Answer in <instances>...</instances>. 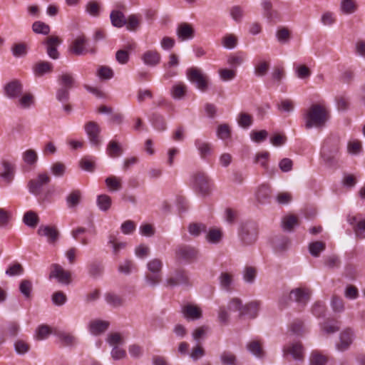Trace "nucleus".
Instances as JSON below:
<instances>
[{"mask_svg": "<svg viewBox=\"0 0 365 365\" xmlns=\"http://www.w3.org/2000/svg\"><path fill=\"white\" fill-rule=\"evenodd\" d=\"M304 118L306 128H322L329 119V112L322 104H313L304 113Z\"/></svg>", "mask_w": 365, "mask_h": 365, "instance_id": "nucleus-1", "label": "nucleus"}, {"mask_svg": "<svg viewBox=\"0 0 365 365\" xmlns=\"http://www.w3.org/2000/svg\"><path fill=\"white\" fill-rule=\"evenodd\" d=\"M340 140L338 136L331 135L327 138L321 148L320 155L328 167L336 165L339 155Z\"/></svg>", "mask_w": 365, "mask_h": 365, "instance_id": "nucleus-2", "label": "nucleus"}, {"mask_svg": "<svg viewBox=\"0 0 365 365\" xmlns=\"http://www.w3.org/2000/svg\"><path fill=\"white\" fill-rule=\"evenodd\" d=\"M163 262L154 258L147 263L148 272L145 276L147 284L150 287L157 286L162 279Z\"/></svg>", "mask_w": 365, "mask_h": 365, "instance_id": "nucleus-3", "label": "nucleus"}, {"mask_svg": "<svg viewBox=\"0 0 365 365\" xmlns=\"http://www.w3.org/2000/svg\"><path fill=\"white\" fill-rule=\"evenodd\" d=\"M258 229L255 222L242 223L239 231V236L244 245L253 244L257 239Z\"/></svg>", "mask_w": 365, "mask_h": 365, "instance_id": "nucleus-4", "label": "nucleus"}, {"mask_svg": "<svg viewBox=\"0 0 365 365\" xmlns=\"http://www.w3.org/2000/svg\"><path fill=\"white\" fill-rule=\"evenodd\" d=\"M69 51L76 56H83L87 53H95V47L91 46L85 36H77L71 43Z\"/></svg>", "mask_w": 365, "mask_h": 365, "instance_id": "nucleus-5", "label": "nucleus"}, {"mask_svg": "<svg viewBox=\"0 0 365 365\" xmlns=\"http://www.w3.org/2000/svg\"><path fill=\"white\" fill-rule=\"evenodd\" d=\"M187 77L190 82L201 92L205 93L208 91L209 78L202 73L201 70H188Z\"/></svg>", "mask_w": 365, "mask_h": 365, "instance_id": "nucleus-6", "label": "nucleus"}, {"mask_svg": "<svg viewBox=\"0 0 365 365\" xmlns=\"http://www.w3.org/2000/svg\"><path fill=\"white\" fill-rule=\"evenodd\" d=\"M15 160L10 158H3L1 161L0 179L6 185L11 184L15 177Z\"/></svg>", "mask_w": 365, "mask_h": 365, "instance_id": "nucleus-7", "label": "nucleus"}, {"mask_svg": "<svg viewBox=\"0 0 365 365\" xmlns=\"http://www.w3.org/2000/svg\"><path fill=\"white\" fill-rule=\"evenodd\" d=\"M51 181L50 176L46 173H39L36 178L31 179L28 182V188L30 193L39 197L43 190V187Z\"/></svg>", "mask_w": 365, "mask_h": 365, "instance_id": "nucleus-8", "label": "nucleus"}, {"mask_svg": "<svg viewBox=\"0 0 365 365\" xmlns=\"http://www.w3.org/2000/svg\"><path fill=\"white\" fill-rule=\"evenodd\" d=\"M193 189L202 195H207L210 190V180L205 173L198 172L192 177Z\"/></svg>", "mask_w": 365, "mask_h": 365, "instance_id": "nucleus-9", "label": "nucleus"}, {"mask_svg": "<svg viewBox=\"0 0 365 365\" xmlns=\"http://www.w3.org/2000/svg\"><path fill=\"white\" fill-rule=\"evenodd\" d=\"M84 130L92 146L98 147L101 144V128L96 122H87L84 125Z\"/></svg>", "mask_w": 365, "mask_h": 365, "instance_id": "nucleus-10", "label": "nucleus"}, {"mask_svg": "<svg viewBox=\"0 0 365 365\" xmlns=\"http://www.w3.org/2000/svg\"><path fill=\"white\" fill-rule=\"evenodd\" d=\"M355 336V332L351 328L348 327L342 330L339 336V341L335 344L336 350L341 352L349 350Z\"/></svg>", "mask_w": 365, "mask_h": 365, "instance_id": "nucleus-11", "label": "nucleus"}, {"mask_svg": "<svg viewBox=\"0 0 365 365\" xmlns=\"http://www.w3.org/2000/svg\"><path fill=\"white\" fill-rule=\"evenodd\" d=\"M311 290L309 288L299 287L291 290L289 299L299 306H305L310 299Z\"/></svg>", "mask_w": 365, "mask_h": 365, "instance_id": "nucleus-12", "label": "nucleus"}, {"mask_svg": "<svg viewBox=\"0 0 365 365\" xmlns=\"http://www.w3.org/2000/svg\"><path fill=\"white\" fill-rule=\"evenodd\" d=\"M348 223L352 227L356 237L359 239L365 238V218L361 215H348Z\"/></svg>", "mask_w": 365, "mask_h": 365, "instance_id": "nucleus-13", "label": "nucleus"}, {"mask_svg": "<svg viewBox=\"0 0 365 365\" xmlns=\"http://www.w3.org/2000/svg\"><path fill=\"white\" fill-rule=\"evenodd\" d=\"M284 354H290L296 361L304 360V347L300 341L289 343L283 346Z\"/></svg>", "mask_w": 365, "mask_h": 365, "instance_id": "nucleus-14", "label": "nucleus"}, {"mask_svg": "<svg viewBox=\"0 0 365 365\" xmlns=\"http://www.w3.org/2000/svg\"><path fill=\"white\" fill-rule=\"evenodd\" d=\"M61 43L62 39L56 36H50L46 38L43 43L45 45L46 53L50 58L53 59L58 58L59 52L57 48Z\"/></svg>", "mask_w": 365, "mask_h": 365, "instance_id": "nucleus-15", "label": "nucleus"}, {"mask_svg": "<svg viewBox=\"0 0 365 365\" xmlns=\"http://www.w3.org/2000/svg\"><path fill=\"white\" fill-rule=\"evenodd\" d=\"M50 278H56L62 284H69L71 282V273L65 270L58 264H52L51 266Z\"/></svg>", "mask_w": 365, "mask_h": 365, "instance_id": "nucleus-16", "label": "nucleus"}, {"mask_svg": "<svg viewBox=\"0 0 365 365\" xmlns=\"http://www.w3.org/2000/svg\"><path fill=\"white\" fill-rule=\"evenodd\" d=\"M180 284H189L188 275L183 269L175 270L166 280V285L169 287H175Z\"/></svg>", "mask_w": 365, "mask_h": 365, "instance_id": "nucleus-17", "label": "nucleus"}, {"mask_svg": "<svg viewBox=\"0 0 365 365\" xmlns=\"http://www.w3.org/2000/svg\"><path fill=\"white\" fill-rule=\"evenodd\" d=\"M218 280L221 289L227 292H231L235 289V279L233 272H222L218 277Z\"/></svg>", "mask_w": 365, "mask_h": 365, "instance_id": "nucleus-18", "label": "nucleus"}, {"mask_svg": "<svg viewBox=\"0 0 365 365\" xmlns=\"http://www.w3.org/2000/svg\"><path fill=\"white\" fill-rule=\"evenodd\" d=\"M4 93L10 99H16L23 93V86L18 80H13L4 86Z\"/></svg>", "mask_w": 365, "mask_h": 365, "instance_id": "nucleus-19", "label": "nucleus"}, {"mask_svg": "<svg viewBox=\"0 0 365 365\" xmlns=\"http://www.w3.org/2000/svg\"><path fill=\"white\" fill-rule=\"evenodd\" d=\"M187 89L188 88L185 83L177 81L171 86L170 95L175 101H182L186 97Z\"/></svg>", "mask_w": 365, "mask_h": 365, "instance_id": "nucleus-20", "label": "nucleus"}, {"mask_svg": "<svg viewBox=\"0 0 365 365\" xmlns=\"http://www.w3.org/2000/svg\"><path fill=\"white\" fill-rule=\"evenodd\" d=\"M194 145L202 159L205 160L212 154V145L205 139L196 138Z\"/></svg>", "mask_w": 365, "mask_h": 365, "instance_id": "nucleus-21", "label": "nucleus"}, {"mask_svg": "<svg viewBox=\"0 0 365 365\" xmlns=\"http://www.w3.org/2000/svg\"><path fill=\"white\" fill-rule=\"evenodd\" d=\"M176 255L178 259L191 262L197 257V251L195 248L190 246H181L176 250Z\"/></svg>", "mask_w": 365, "mask_h": 365, "instance_id": "nucleus-22", "label": "nucleus"}, {"mask_svg": "<svg viewBox=\"0 0 365 365\" xmlns=\"http://www.w3.org/2000/svg\"><path fill=\"white\" fill-rule=\"evenodd\" d=\"M109 324L107 321L94 319L89 322L88 330L92 335L98 336L108 329Z\"/></svg>", "mask_w": 365, "mask_h": 365, "instance_id": "nucleus-23", "label": "nucleus"}, {"mask_svg": "<svg viewBox=\"0 0 365 365\" xmlns=\"http://www.w3.org/2000/svg\"><path fill=\"white\" fill-rule=\"evenodd\" d=\"M184 317L188 320H197L201 318L202 311L195 305L186 304L182 307Z\"/></svg>", "mask_w": 365, "mask_h": 365, "instance_id": "nucleus-24", "label": "nucleus"}, {"mask_svg": "<svg viewBox=\"0 0 365 365\" xmlns=\"http://www.w3.org/2000/svg\"><path fill=\"white\" fill-rule=\"evenodd\" d=\"M141 58L145 65L156 66L160 62L161 56L156 50H148L143 54Z\"/></svg>", "mask_w": 365, "mask_h": 365, "instance_id": "nucleus-25", "label": "nucleus"}, {"mask_svg": "<svg viewBox=\"0 0 365 365\" xmlns=\"http://www.w3.org/2000/svg\"><path fill=\"white\" fill-rule=\"evenodd\" d=\"M177 35L181 41L189 40L194 37L195 31L190 24L182 23L177 29Z\"/></svg>", "mask_w": 365, "mask_h": 365, "instance_id": "nucleus-26", "label": "nucleus"}, {"mask_svg": "<svg viewBox=\"0 0 365 365\" xmlns=\"http://www.w3.org/2000/svg\"><path fill=\"white\" fill-rule=\"evenodd\" d=\"M38 234L41 236L46 237L49 243L55 242L58 235V231L55 227L48 225L40 226L38 230Z\"/></svg>", "mask_w": 365, "mask_h": 365, "instance_id": "nucleus-27", "label": "nucleus"}, {"mask_svg": "<svg viewBox=\"0 0 365 365\" xmlns=\"http://www.w3.org/2000/svg\"><path fill=\"white\" fill-rule=\"evenodd\" d=\"M205 233V239L210 244H219L223 237L222 230L217 227H212Z\"/></svg>", "mask_w": 365, "mask_h": 365, "instance_id": "nucleus-28", "label": "nucleus"}, {"mask_svg": "<svg viewBox=\"0 0 365 365\" xmlns=\"http://www.w3.org/2000/svg\"><path fill=\"white\" fill-rule=\"evenodd\" d=\"M61 343L65 346H74L78 344V338L68 332L60 331L56 334Z\"/></svg>", "mask_w": 365, "mask_h": 365, "instance_id": "nucleus-29", "label": "nucleus"}, {"mask_svg": "<svg viewBox=\"0 0 365 365\" xmlns=\"http://www.w3.org/2000/svg\"><path fill=\"white\" fill-rule=\"evenodd\" d=\"M357 9L358 5L355 0H341L339 9L341 14L350 15L356 12Z\"/></svg>", "mask_w": 365, "mask_h": 365, "instance_id": "nucleus-30", "label": "nucleus"}, {"mask_svg": "<svg viewBox=\"0 0 365 365\" xmlns=\"http://www.w3.org/2000/svg\"><path fill=\"white\" fill-rule=\"evenodd\" d=\"M259 302L257 301L250 302L244 305L242 316H247L250 319L255 318L259 312Z\"/></svg>", "mask_w": 365, "mask_h": 365, "instance_id": "nucleus-31", "label": "nucleus"}, {"mask_svg": "<svg viewBox=\"0 0 365 365\" xmlns=\"http://www.w3.org/2000/svg\"><path fill=\"white\" fill-rule=\"evenodd\" d=\"M75 83L73 76L67 72H63L58 78V83L62 88L71 89L75 86Z\"/></svg>", "mask_w": 365, "mask_h": 365, "instance_id": "nucleus-32", "label": "nucleus"}, {"mask_svg": "<svg viewBox=\"0 0 365 365\" xmlns=\"http://www.w3.org/2000/svg\"><path fill=\"white\" fill-rule=\"evenodd\" d=\"M256 195L257 200L260 203L265 204L269 202L271 198L270 187L266 185H261L258 188Z\"/></svg>", "mask_w": 365, "mask_h": 365, "instance_id": "nucleus-33", "label": "nucleus"}, {"mask_svg": "<svg viewBox=\"0 0 365 365\" xmlns=\"http://www.w3.org/2000/svg\"><path fill=\"white\" fill-rule=\"evenodd\" d=\"M111 24L113 26L121 28L126 24V19L123 12L118 10H113L110 14Z\"/></svg>", "mask_w": 365, "mask_h": 365, "instance_id": "nucleus-34", "label": "nucleus"}, {"mask_svg": "<svg viewBox=\"0 0 365 365\" xmlns=\"http://www.w3.org/2000/svg\"><path fill=\"white\" fill-rule=\"evenodd\" d=\"M257 269L252 266H245L242 271V279L247 284H252L257 277Z\"/></svg>", "mask_w": 365, "mask_h": 365, "instance_id": "nucleus-35", "label": "nucleus"}, {"mask_svg": "<svg viewBox=\"0 0 365 365\" xmlns=\"http://www.w3.org/2000/svg\"><path fill=\"white\" fill-rule=\"evenodd\" d=\"M246 60V56L242 53H236L230 55L227 58L228 64L232 68H236L244 66Z\"/></svg>", "mask_w": 365, "mask_h": 365, "instance_id": "nucleus-36", "label": "nucleus"}, {"mask_svg": "<svg viewBox=\"0 0 365 365\" xmlns=\"http://www.w3.org/2000/svg\"><path fill=\"white\" fill-rule=\"evenodd\" d=\"M81 192L78 190H74L66 197V204L68 208L76 207L81 201Z\"/></svg>", "mask_w": 365, "mask_h": 365, "instance_id": "nucleus-37", "label": "nucleus"}, {"mask_svg": "<svg viewBox=\"0 0 365 365\" xmlns=\"http://www.w3.org/2000/svg\"><path fill=\"white\" fill-rule=\"evenodd\" d=\"M248 351L257 358H262L264 356V351L261 344L257 341H252L247 344Z\"/></svg>", "mask_w": 365, "mask_h": 365, "instance_id": "nucleus-38", "label": "nucleus"}, {"mask_svg": "<svg viewBox=\"0 0 365 365\" xmlns=\"http://www.w3.org/2000/svg\"><path fill=\"white\" fill-rule=\"evenodd\" d=\"M16 99H18V105L24 109L29 108L34 103V97L31 93L21 94Z\"/></svg>", "mask_w": 365, "mask_h": 365, "instance_id": "nucleus-39", "label": "nucleus"}, {"mask_svg": "<svg viewBox=\"0 0 365 365\" xmlns=\"http://www.w3.org/2000/svg\"><path fill=\"white\" fill-rule=\"evenodd\" d=\"M33 285L32 282L28 279H23L19 284V290L26 299H29L31 297Z\"/></svg>", "mask_w": 365, "mask_h": 365, "instance_id": "nucleus-40", "label": "nucleus"}, {"mask_svg": "<svg viewBox=\"0 0 365 365\" xmlns=\"http://www.w3.org/2000/svg\"><path fill=\"white\" fill-rule=\"evenodd\" d=\"M244 305L242 301L237 297L231 298L227 304V309L230 312H239L240 316H242Z\"/></svg>", "mask_w": 365, "mask_h": 365, "instance_id": "nucleus-41", "label": "nucleus"}, {"mask_svg": "<svg viewBox=\"0 0 365 365\" xmlns=\"http://www.w3.org/2000/svg\"><path fill=\"white\" fill-rule=\"evenodd\" d=\"M123 153L121 147L114 140L109 142L107 146V153L113 158H118Z\"/></svg>", "mask_w": 365, "mask_h": 365, "instance_id": "nucleus-42", "label": "nucleus"}, {"mask_svg": "<svg viewBox=\"0 0 365 365\" xmlns=\"http://www.w3.org/2000/svg\"><path fill=\"white\" fill-rule=\"evenodd\" d=\"M325 247L326 245L323 242H313L309 245V251L313 257H317L325 250Z\"/></svg>", "mask_w": 365, "mask_h": 365, "instance_id": "nucleus-43", "label": "nucleus"}, {"mask_svg": "<svg viewBox=\"0 0 365 365\" xmlns=\"http://www.w3.org/2000/svg\"><path fill=\"white\" fill-rule=\"evenodd\" d=\"M22 158L26 164L33 165L38 160V155L34 150L29 149L22 153Z\"/></svg>", "mask_w": 365, "mask_h": 365, "instance_id": "nucleus-44", "label": "nucleus"}, {"mask_svg": "<svg viewBox=\"0 0 365 365\" xmlns=\"http://www.w3.org/2000/svg\"><path fill=\"white\" fill-rule=\"evenodd\" d=\"M23 222L30 227H35L38 224V217L34 212L28 211L24 215Z\"/></svg>", "mask_w": 365, "mask_h": 365, "instance_id": "nucleus-45", "label": "nucleus"}, {"mask_svg": "<svg viewBox=\"0 0 365 365\" xmlns=\"http://www.w3.org/2000/svg\"><path fill=\"white\" fill-rule=\"evenodd\" d=\"M188 232L191 235L198 237L202 232H207V227L203 223H191L188 227Z\"/></svg>", "mask_w": 365, "mask_h": 365, "instance_id": "nucleus-46", "label": "nucleus"}, {"mask_svg": "<svg viewBox=\"0 0 365 365\" xmlns=\"http://www.w3.org/2000/svg\"><path fill=\"white\" fill-rule=\"evenodd\" d=\"M108 245L112 247L113 253L118 255L120 251L126 247V243L123 242H116L113 236L108 237Z\"/></svg>", "mask_w": 365, "mask_h": 365, "instance_id": "nucleus-47", "label": "nucleus"}, {"mask_svg": "<svg viewBox=\"0 0 365 365\" xmlns=\"http://www.w3.org/2000/svg\"><path fill=\"white\" fill-rule=\"evenodd\" d=\"M97 205L102 211H107L111 205V198L107 195H100L97 197Z\"/></svg>", "mask_w": 365, "mask_h": 365, "instance_id": "nucleus-48", "label": "nucleus"}, {"mask_svg": "<svg viewBox=\"0 0 365 365\" xmlns=\"http://www.w3.org/2000/svg\"><path fill=\"white\" fill-rule=\"evenodd\" d=\"M32 30L36 34L47 35L50 32V26L44 22L38 21L33 24Z\"/></svg>", "mask_w": 365, "mask_h": 365, "instance_id": "nucleus-49", "label": "nucleus"}, {"mask_svg": "<svg viewBox=\"0 0 365 365\" xmlns=\"http://www.w3.org/2000/svg\"><path fill=\"white\" fill-rule=\"evenodd\" d=\"M106 341L110 346H118L123 344V339L120 334L114 332L110 333L106 339Z\"/></svg>", "mask_w": 365, "mask_h": 365, "instance_id": "nucleus-50", "label": "nucleus"}, {"mask_svg": "<svg viewBox=\"0 0 365 365\" xmlns=\"http://www.w3.org/2000/svg\"><path fill=\"white\" fill-rule=\"evenodd\" d=\"M151 121L154 128L159 131H164L167 128L165 120L161 115H153Z\"/></svg>", "mask_w": 365, "mask_h": 365, "instance_id": "nucleus-51", "label": "nucleus"}, {"mask_svg": "<svg viewBox=\"0 0 365 365\" xmlns=\"http://www.w3.org/2000/svg\"><path fill=\"white\" fill-rule=\"evenodd\" d=\"M14 349L18 354L24 355L29 351L30 346L24 340L18 339L14 342Z\"/></svg>", "mask_w": 365, "mask_h": 365, "instance_id": "nucleus-52", "label": "nucleus"}, {"mask_svg": "<svg viewBox=\"0 0 365 365\" xmlns=\"http://www.w3.org/2000/svg\"><path fill=\"white\" fill-rule=\"evenodd\" d=\"M106 184L110 191H118L121 189L120 180L115 176H110L106 179Z\"/></svg>", "mask_w": 365, "mask_h": 365, "instance_id": "nucleus-53", "label": "nucleus"}, {"mask_svg": "<svg viewBox=\"0 0 365 365\" xmlns=\"http://www.w3.org/2000/svg\"><path fill=\"white\" fill-rule=\"evenodd\" d=\"M322 330L326 334H334L339 331V327L336 322L327 321L321 324Z\"/></svg>", "mask_w": 365, "mask_h": 365, "instance_id": "nucleus-54", "label": "nucleus"}, {"mask_svg": "<svg viewBox=\"0 0 365 365\" xmlns=\"http://www.w3.org/2000/svg\"><path fill=\"white\" fill-rule=\"evenodd\" d=\"M327 359L324 355L314 351L310 358V365H326Z\"/></svg>", "mask_w": 365, "mask_h": 365, "instance_id": "nucleus-55", "label": "nucleus"}, {"mask_svg": "<svg viewBox=\"0 0 365 365\" xmlns=\"http://www.w3.org/2000/svg\"><path fill=\"white\" fill-rule=\"evenodd\" d=\"M290 331L296 336H302L305 332L303 322L300 320L294 321L291 324Z\"/></svg>", "mask_w": 365, "mask_h": 365, "instance_id": "nucleus-56", "label": "nucleus"}, {"mask_svg": "<svg viewBox=\"0 0 365 365\" xmlns=\"http://www.w3.org/2000/svg\"><path fill=\"white\" fill-rule=\"evenodd\" d=\"M297 225V219L293 215L287 216L282 220V227L287 231H291Z\"/></svg>", "mask_w": 365, "mask_h": 365, "instance_id": "nucleus-57", "label": "nucleus"}, {"mask_svg": "<svg viewBox=\"0 0 365 365\" xmlns=\"http://www.w3.org/2000/svg\"><path fill=\"white\" fill-rule=\"evenodd\" d=\"M331 307L334 312L341 313L344 310V304L342 299L336 296L332 297Z\"/></svg>", "mask_w": 365, "mask_h": 365, "instance_id": "nucleus-58", "label": "nucleus"}, {"mask_svg": "<svg viewBox=\"0 0 365 365\" xmlns=\"http://www.w3.org/2000/svg\"><path fill=\"white\" fill-rule=\"evenodd\" d=\"M106 302L114 307H120L123 304V299L118 295L113 293H108L106 295Z\"/></svg>", "mask_w": 365, "mask_h": 365, "instance_id": "nucleus-59", "label": "nucleus"}, {"mask_svg": "<svg viewBox=\"0 0 365 365\" xmlns=\"http://www.w3.org/2000/svg\"><path fill=\"white\" fill-rule=\"evenodd\" d=\"M86 11L93 16H98L100 14V5L96 1H91L86 6Z\"/></svg>", "mask_w": 365, "mask_h": 365, "instance_id": "nucleus-60", "label": "nucleus"}, {"mask_svg": "<svg viewBox=\"0 0 365 365\" xmlns=\"http://www.w3.org/2000/svg\"><path fill=\"white\" fill-rule=\"evenodd\" d=\"M237 120L239 125L245 128H249L252 124V117L246 113H240Z\"/></svg>", "mask_w": 365, "mask_h": 365, "instance_id": "nucleus-61", "label": "nucleus"}, {"mask_svg": "<svg viewBox=\"0 0 365 365\" xmlns=\"http://www.w3.org/2000/svg\"><path fill=\"white\" fill-rule=\"evenodd\" d=\"M269 153L268 152H262L258 153L255 158V163L259 164L264 170H268V158Z\"/></svg>", "mask_w": 365, "mask_h": 365, "instance_id": "nucleus-62", "label": "nucleus"}, {"mask_svg": "<svg viewBox=\"0 0 365 365\" xmlns=\"http://www.w3.org/2000/svg\"><path fill=\"white\" fill-rule=\"evenodd\" d=\"M220 360L224 365H235L236 364L235 356L228 351H224L221 354Z\"/></svg>", "mask_w": 365, "mask_h": 365, "instance_id": "nucleus-63", "label": "nucleus"}, {"mask_svg": "<svg viewBox=\"0 0 365 365\" xmlns=\"http://www.w3.org/2000/svg\"><path fill=\"white\" fill-rule=\"evenodd\" d=\"M354 53L365 58V40L359 38L354 43Z\"/></svg>", "mask_w": 365, "mask_h": 365, "instance_id": "nucleus-64", "label": "nucleus"}]
</instances>
